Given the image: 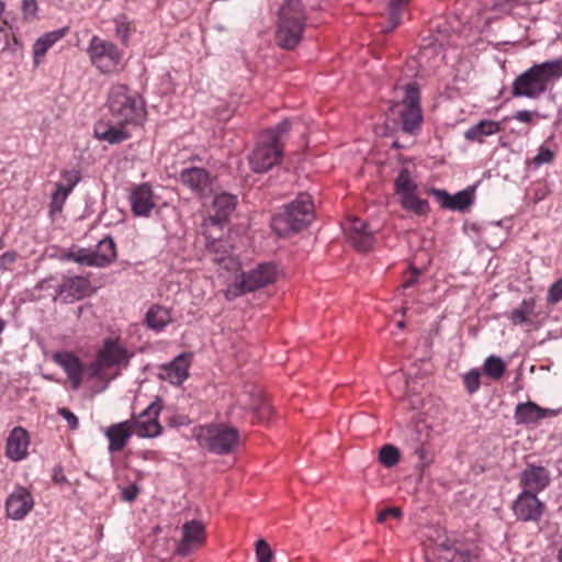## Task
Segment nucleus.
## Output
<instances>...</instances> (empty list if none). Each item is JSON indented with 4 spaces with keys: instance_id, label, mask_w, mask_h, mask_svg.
Here are the masks:
<instances>
[{
    "instance_id": "obj_1",
    "label": "nucleus",
    "mask_w": 562,
    "mask_h": 562,
    "mask_svg": "<svg viewBox=\"0 0 562 562\" xmlns=\"http://www.w3.org/2000/svg\"><path fill=\"white\" fill-rule=\"evenodd\" d=\"M562 77V59L555 58L535 64L520 74L512 85V94L515 98L538 99L548 87Z\"/></svg>"
},
{
    "instance_id": "obj_2",
    "label": "nucleus",
    "mask_w": 562,
    "mask_h": 562,
    "mask_svg": "<svg viewBox=\"0 0 562 562\" xmlns=\"http://www.w3.org/2000/svg\"><path fill=\"white\" fill-rule=\"evenodd\" d=\"M306 19L301 0H286L278 11L277 44L289 50L295 48L302 40Z\"/></svg>"
},
{
    "instance_id": "obj_3",
    "label": "nucleus",
    "mask_w": 562,
    "mask_h": 562,
    "mask_svg": "<svg viewBox=\"0 0 562 562\" xmlns=\"http://www.w3.org/2000/svg\"><path fill=\"white\" fill-rule=\"evenodd\" d=\"M313 218V202L310 194L300 193L297 198L274 214L271 226L279 236L297 233L306 227Z\"/></svg>"
},
{
    "instance_id": "obj_4",
    "label": "nucleus",
    "mask_w": 562,
    "mask_h": 562,
    "mask_svg": "<svg viewBox=\"0 0 562 562\" xmlns=\"http://www.w3.org/2000/svg\"><path fill=\"white\" fill-rule=\"evenodd\" d=\"M108 103L110 112L119 125H136L145 117L144 100L137 94H131L125 85H117L111 89Z\"/></svg>"
},
{
    "instance_id": "obj_5",
    "label": "nucleus",
    "mask_w": 562,
    "mask_h": 562,
    "mask_svg": "<svg viewBox=\"0 0 562 562\" xmlns=\"http://www.w3.org/2000/svg\"><path fill=\"white\" fill-rule=\"evenodd\" d=\"M277 277L278 269L274 263H260L256 268L237 276L235 281L228 286L226 297L231 300L238 295L265 288L273 283Z\"/></svg>"
},
{
    "instance_id": "obj_6",
    "label": "nucleus",
    "mask_w": 562,
    "mask_h": 562,
    "mask_svg": "<svg viewBox=\"0 0 562 562\" xmlns=\"http://www.w3.org/2000/svg\"><path fill=\"white\" fill-rule=\"evenodd\" d=\"M201 446L216 454H225L233 450L238 441V430L233 427L211 425L198 435Z\"/></svg>"
},
{
    "instance_id": "obj_7",
    "label": "nucleus",
    "mask_w": 562,
    "mask_h": 562,
    "mask_svg": "<svg viewBox=\"0 0 562 562\" xmlns=\"http://www.w3.org/2000/svg\"><path fill=\"white\" fill-rule=\"evenodd\" d=\"M161 411L160 398L156 400L144 409L137 418H132L131 426L135 435L140 438H155L161 434L162 427L158 422Z\"/></svg>"
},
{
    "instance_id": "obj_8",
    "label": "nucleus",
    "mask_w": 562,
    "mask_h": 562,
    "mask_svg": "<svg viewBox=\"0 0 562 562\" xmlns=\"http://www.w3.org/2000/svg\"><path fill=\"white\" fill-rule=\"evenodd\" d=\"M88 53L93 65L103 72L115 67L121 58L114 44L103 41L98 36L91 38Z\"/></svg>"
},
{
    "instance_id": "obj_9",
    "label": "nucleus",
    "mask_w": 562,
    "mask_h": 562,
    "mask_svg": "<svg viewBox=\"0 0 562 562\" xmlns=\"http://www.w3.org/2000/svg\"><path fill=\"white\" fill-rule=\"evenodd\" d=\"M282 146H276L265 137L249 156L251 169L257 173L270 170L282 157Z\"/></svg>"
},
{
    "instance_id": "obj_10",
    "label": "nucleus",
    "mask_w": 562,
    "mask_h": 562,
    "mask_svg": "<svg viewBox=\"0 0 562 562\" xmlns=\"http://www.w3.org/2000/svg\"><path fill=\"white\" fill-rule=\"evenodd\" d=\"M205 541V527L200 520H190L182 526V539L178 542L176 553L188 557Z\"/></svg>"
},
{
    "instance_id": "obj_11",
    "label": "nucleus",
    "mask_w": 562,
    "mask_h": 562,
    "mask_svg": "<svg viewBox=\"0 0 562 562\" xmlns=\"http://www.w3.org/2000/svg\"><path fill=\"white\" fill-rule=\"evenodd\" d=\"M543 503L531 491H524L515 501L513 509L522 521H538L543 513Z\"/></svg>"
},
{
    "instance_id": "obj_12",
    "label": "nucleus",
    "mask_w": 562,
    "mask_h": 562,
    "mask_svg": "<svg viewBox=\"0 0 562 562\" xmlns=\"http://www.w3.org/2000/svg\"><path fill=\"white\" fill-rule=\"evenodd\" d=\"M474 192V187H468L454 195L441 189H431V194L437 198L441 207L459 212L465 211L473 204Z\"/></svg>"
},
{
    "instance_id": "obj_13",
    "label": "nucleus",
    "mask_w": 562,
    "mask_h": 562,
    "mask_svg": "<svg viewBox=\"0 0 562 562\" xmlns=\"http://www.w3.org/2000/svg\"><path fill=\"white\" fill-rule=\"evenodd\" d=\"M34 501L25 487H18L12 492L5 502V510L9 518L14 520L23 519L33 508Z\"/></svg>"
},
{
    "instance_id": "obj_14",
    "label": "nucleus",
    "mask_w": 562,
    "mask_h": 562,
    "mask_svg": "<svg viewBox=\"0 0 562 562\" xmlns=\"http://www.w3.org/2000/svg\"><path fill=\"white\" fill-rule=\"evenodd\" d=\"M347 237L351 245L361 252L369 251L374 244V231L369 228V224L359 218H352L348 228Z\"/></svg>"
},
{
    "instance_id": "obj_15",
    "label": "nucleus",
    "mask_w": 562,
    "mask_h": 562,
    "mask_svg": "<svg viewBox=\"0 0 562 562\" xmlns=\"http://www.w3.org/2000/svg\"><path fill=\"white\" fill-rule=\"evenodd\" d=\"M131 210L135 216H149L155 207L154 193L149 184L136 186L130 194Z\"/></svg>"
},
{
    "instance_id": "obj_16",
    "label": "nucleus",
    "mask_w": 562,
    "mask_h": 562,
    "mask_svg": "<svg viewBox=\"0 0 562 562\" xmlns=\"http://www.w3.org/2000/svg\"><path fill=\"white\" fill-rule=\"evenodd\" d=\"M54 360L67 373L72 389H78L81 384L85 370L80 359L72 352H57L54 355Z\"/></svg>"
},
{
    "instance_id": "obj_17",
    "label": "nucleus",
    "mask_w": 562,
    "mask_h": 562,
    "mask_svg": "<svg viewBox=\"0 0 562 562\" xmlns=\"http://www.w3.org/2000/svg\"><path fill=\"white\" fill-rule=\"evenodd\" d=\"M100 361L104 363L106 368L127 366L130 361V355L127 350L119 342L108 339L104 342L103 348L98 352Z\"/></svg>"
},
{
    "instance_id": "obj_18",
    "label": "nucleus",
    "mask_w": 562,
    "mask_h": 562,
    "mask_svg": "<svg viewBox=\"0 0 562 562\" xmlns=\"http://www.w3.org/2000/svg\"><path fill=\"white\" fill-rule=\"evenodd\" d=\"M521 483L525 491L537 494L550 483V475L546 468L540 465H528L521 473Z\"/></svg>"
},
{
    "instance_id": "obj_19",
    "label": "nucleus",
    "mask_w": 562,
    "mask_h": 562,
    "mask_svg": "<svg viewBox=\"0 0 562 562\" xmlns=\"http://www.w3.org/2000/svg\"><path fill=\"white\" fill-rule=\"evenodd\" d=\"M133 434L131 420L111 425L105 431L109 439V451L112 453L122 451Z\"/></svg>"
},
{
    "instance_id": "obj_20",
    "label": "nucleus",
    "mask_w": 562,
    "mask_h": 562,
    "mask_svg": "<svg viewBox=\"0 0 562 562\" xmlns=\"http://www.w3.org/2000/svg\"><path fill=\"white\" fill-rule=\"evenodd\" d=\"M125 126L126 125H119L116 121L113 124L99 122L94 126V136L97 139L111 145L121 144L131 137Z\"/></svg>"
},
{
    "instance_id": "obj_21",
    "label": "nucleus",
    "mask_w": 562,
    "mask_h": 562,
    "mask_svg": "<svg viewBox=\"0 0 562 562\" xmlns=\"http://www.w3.org/2000/svg\"><path fill=\"white\" fill-rule=\"evenodd\" d=\"M191 355L181 353L168 364L162 366V378L172 384H181L188 378Z\"/></svg>"
},
{
    "instance_id": "obj_22",
    "label": "nucleus",
    "mask_w": 562,
    "mask_h": 562,
    "mask_svg": "<svg viewBox=\"0 0 562 562\" xmlns=\"http://www.w3.org/2000/svg\"><path fill=\"white\" fill-rule=\"evenodd\" d=\"M29 434L22 427H15L7 440V456L13 461H20L26 457Z\"/></svg>"
},
{
    "instance_id": "obj_23",
    "label": "nucleus",
    "mask_w": 562,
    "mask_h": 562,
    "mask_svg": "<svg viewBox=\"0 0 562 562\" xmlns=\"http://www.w3.org/2000/svg\"><path fill=\"white\" fill-rule=\"evenodd\" d=\"M89 289V281L83 277H72L66 279L58 286L57 296L67 300H79L86 295Z\"/></svg>"
},
{
    "instance_id": "obj_24",
    "label": "nucleus",
    "mask_w": 562,
    "mask_h": 562,
    "mask_svg": "<svg viewBox=\"0 0 562 562\" xmlns=\"http://www.w3.org/2000/svg\"><path fill=\"white\" fill-rule=\"evenodd\" d=\"M180 181L195 192H202L210 183V173L199 167L186 168L180 172Z\"/></svg>"
},
{
    "instance_id": "obj_25",
    "label": "nucleus",
    "mask_w": 562,
    "mask_h": 562,
    "mask_svg": "<svg viewBox=\"0 0 562 562\" xmlns=\"http://www.w3.org/2000/svg\"><path fill=\"white\" fill-rule=\"evenodd\" d=\"M236 207V196L222 193L215 196L213 201L214 214L211 216V221L215 224L224 223Z\"/></svg>"
},
{
    "instance_id": "obj_26",
    "label": "nucleus",
    "mask_w": 562,
    "mask_h": 562,
    "mask_svg": "<svg viewBox=\"0 0 562 562\" xmlns=\"http://www.w3.org/2000/svg\"><path fill=\"white\" fill-rule=\"evenodd\" d=\"M547 417L546 408L540 407L533 402L520 403L515 409V420L517 424H535Z\"/></svg>"
},
{
    "instance_id": "obj_27",
    "label": "nucleus",
    "mask_w": 562,
    "mask_h": 562,
    "mask_svg": "<svg viewBox=\"0 0 562 562\" xmlns=\"http://www.w3.org/2000/svg\"><path fill=\"white\" fill-rule=\"evenodd\" d=\"M432 554L436 555L438 562H476L477 560L476 555L452 549L445 542L437 544Z\"/></svg>"
},
{
    "instance_id": "obj_28",
    "label": "nucleus",
    "mask_w": 562,
    "mask_h": 562,
    "mask_svg": "<svg viewBox=\"0 0 562 562\" xmlns=\"http://www.w3.org/2000/svg\"><path fill=\"white\" fill-rule=\"evenodd\" d=\"M401 130L403 133L416 135L420 131L423 113L420 108H403L400 111Z\"/></svg>"
},
{
    "instance_id": "obj_29",
    "label": "nucleus",
    "mask_w": 562,
    "mask_h": 562,
    "mask_svg": "<svg viewBox=\"0 0 562 562\" xmlns=\"http://www.w3.org/2000/svg\"><path fill=\"white\" fill-rule=\"evenodd\" d=\"M67 31V27H61L59 30L46 33L34 43L33 55L35 65L40 64V58L45 56L49 47L57 41L61 40L66 35Z\"/></svg>"
},
{
    "instance_id": "obj_30",
    "label": "nucleus",
    "mask_w": 562,
    "mask_h": 562,
    "mask_svg": "<svg viewBox=\"0 0 562 562\" xmlns=\"http://www.w3.org/2000/svg\"><path fill=\"white\" fill-rule=\"evenodd\" d=\"M171 322L170 311L161 305H153L145 314L148 328L160 331Z\"/></svg>"
},
{
    "instance_id": "obj_31",
    "label": "nucleus",
    "mask_w": 562,
    "mask_h": 562,
    "mask_svg": "<svg viewBox=\"0 0 562 562\" xmlns=\"http://www.w3.org/2000/svg\"><path fill=\"white\" fill-rule=\"evenodd\" d=\"M499 130V123L495 121L484 120L471 126L464 133V137L469 140L482 143L485 136L493 135L497 133Z\"/></svg>"
},
{
    "instance_id": "obj_32",
    "label": "nucleus",
    "mask_w": 562,
    "mask_h": 562,
    "mask_svg": "<svg viewBox=\"0 0 562 562\" xmlns=\"http://www.w3.org/2000/svg\"><path fill=\"white\" fill-rule=\"evenodd\" d=\"M100 268L106 267L116 258L115 243L111 237H105L99 241L94 250Z\"/></svg>"
},
{
    "instance_id": "obj_33",
    "label": "nucleus",
    "mask_w": 562,
    "mask_h": 562,
    "mask_svg": "<svg viewBox=\"0 0 562 562\" xmlns=\"http://www.w3.org/2000/svg\"><path fill=\"white\" fill-rule=\"evenodd\" d=\"M417 183L411 178L409 170L402 168L394 181L395 194L401 198L408 195L417 191Z\"/></svg>"
},
{
    "instance_id": "obj_34",
    "label": "nucleus",
    "mask_w": 562,
    "mask_h": 562,
    "mask_svg": "<svg viewBox=\"0 0 562 562\" xmlns=\"http://www.w3.org/2000/svg\"><path fill=\"white\" fill-rule=\"evenodd\" d=\"M63 177L69 182L68 186L65 187L60 183L56 184V191L52 195V206L57 210H59L63 206L68 194L72 191L74 187L79 180L78 177H75V179H72L71 172H64Z\"/></svg>"
},
{
    "instance_id": "obj_35",
    "label": "nucleus",
    "mask_w": 562,
    "mask_h": 562,
    "mask_svg": "<svg viewBox=\"0 0 562 562\" xmlns=\"http://www.w3.org/2000/svg\"><path fill=\"white\" fill-rule=\"evenodd\" d=\"M400 202L408 212H413L416 215H426L429 212V203L427 200L419 199L415 193L403 195Z\"/></svg>"
},
{
    "instance_id": "obj_36",
    "label": "nucleus",
    "mask_w": 562,
    "mask_h": 562,
    "mask_svg": "<svg viewBox=\"0 0 562 562\" xmlns=\"http://www.w3.org/2000/svg\"><path fill=\"white\" fill-rule=\"evenodd\" d=\"M409 0H390L389 2V25L383 27L384 33L392 32L401 22L403 9Z\"/></svg>"
},
{
    "instance_id": "obj_37",
    "label": "nucleus",
    "mask_w": 562,
    "mask_h": 562,
    "mask_svg": "<svg viewBox=\"0 0 562 562\" xmlns=\"http://www.w3.org/2000/svg\"><path fill=\"white\" fill-rule=\"evenodd\" d=\"M506 370V364L501 357L490 356L483 364V372L493 380H499Z\"/></svg>"
},
{
    "instance_id": "obj_38",
    "label": "nucleus",
    "mask_w": 562,
    "mask_h": 562,
    "mask_svg": "<svg viewBox=\"0 0 562 562\" xmlns=\"http://www.w3.org/2000/svg\"><path fill=\"white\" fill-rule=\"evenodd\" d=\"M250 408L259 422L268 420L272 412L270 404L260 393H257L252 396Z\"/></svg>"
},
{
    "instance_id": "obj_39",
    "label": "nucleus",
    "mask_w": 562,
    "mask_h": 562,
    "mask_svg": "<svg viewBox=\"0 0 562 562\" xmlns=\"http://www.w3.org/2000/svg\"><path fill=\"white\" fill-rule=\"evenodd\" d=\"M400 450L390 443L382 446L379 450L378 459L385 468H393L400 461Z\"/></svg>"
},
{
    "instance_id": "obj_40",
    "label": "nucleus",
    "mask_w": 562,
    "mask_h": 562,
    "mask_svg": "<svg viewBox=\"0 0 562 562\" xmlns=\"http://www.w3.org/2000/svg\"><path fill=\"white\" fill-rule=\"evenodd\" d=\"M291 126V122L284 119L276 127L267 130L263 137L276 146H281L282 137L290 132Z\"/></svg>"
},
{
    "instance_id": "obj_41",
    "label": "nucleus",
    "mask_w": 562,
    "mask_h": 562,
    "mask_svg": "<svg viewBox=\"0 0 562 562\" xmlns=\"http://www.w3.org/2000/svg\"><path fill=\"white\" fill-rule=\"evenodd\" d=\"M68 259H71L80 265H86L90 267H99L100 262L97 259V256L94 254V250H88V249H79L76 252H69L66 255Z\"/></svg>"
},
{
    "instance_id": "obj_42",
    "label": "nucleus",
    "mask_w": 562,
    "mask_h": 562,
    "mask_svg": "<svg viewBox=\"0 0 562 562\" xmlns=\"http://www.w3.org/2000/svg\"><path fill=\"white\" fill-rule=\"evenodd\" d=\"M403 108H420V91L417 82H411L406 86Z\"/></svg>"
},
{
    "instance_id": "obj_43",
    "label": "nucleus",
    "mask_w": 562,
    "mask_h": 562,
    "mask_svg": "<svg viewBox=\"0 0 562 562\" xmlns=\"http://www.w3.org/2000/svg\"><path fill=\"white\" fill-rule=\"evenodd\" d=\"M414 456L416 457L415 468L423 472L434 461L432 452L424 445L415 448Z\"/></svg>"
},
{
    "instance_id": "obj_44",
    "label": "nucleus",
    "mask_w": 562,
    "mask_h": 562,
    "mask_svg": "<svg viewBox=\"0 0 562 562\" xmlns=\"http://www.w3.org/2000/svg\"><path fill=\"white\" fill-rule=\"evenodd\" d=\"M531 310H532V305L528 302V301H522V303L520 304L519 307L513 310L509 314V318L510 321L516 324V325H520V324H524L527 322L528 319V314L531 313Z\"/></svg>"
},
{
    "instance_id": "obj_45",
    "label": "nucleus",
    "mask_w": 562,
    "mask_h": 562,
    "mask_svg": "<svg viewBox=\"0 0 562 562\" xmlns=\"http://www.w3.org/2000/svg\"><path fill=\"white\" fill-rule=\"evenodd\" d=\"M255 551L258 562L272 561L273 552L266 540L259 539L255 544Z\"/></svg>"
},
{
    "instance_id": "obj_46",
    "label": "nucleus",
    "mask_w": 562,
    "mask_h": 562,
    "mask_svg": "<svg viewBox=\"0 0 562 562\" xmlns=\"http://www.w3.org/2000/svg\"><path fill=\"white\" fill-rule=\"evenodd\" d=\"M480 376L481 374L477 369H472L464 374L463 382L470 394L475 393L480 389Z\"/></svg>"
},
{
    "instance_id": "obj_47",
    "label": "nucleus",
    "mask_w": 562,
    "mask_h": 562,
    "mask_svg": "<svg viewBox=\"0 0 562 562\" xmlns=\"http://www.w3.org/2000/svg\"><path fill=\"white\" fill-rule=\"evenodd\" d=\"M402 516H403V512L400 507H396V506L387 507L378 513L376 520H378V522L383 524L386 521V519L389 517H392L395 519H401Z\"/></svg>"
},
{
    "instance_id": "obj_48",
    "label": "nucleus",
    "mask_w": 562,
    "mask_h": 562,
    "mask_svg": "<svg viewBox=\"0 0 562 562\" xmlns=\"http://www.w3.org/2000/svg\"><path fill=\"white\" fill-rule=\"evenodd\" d=\"M562 300V278L555 281L548 291L547 301L555 304Z\"/></svg>"
},
{
    "instance_id": "obj_49",
    "label": "nucleus",
    "mask_w": 562,
    "mask_h": 562,
    "mask_svg": "<svg viewBox=\"0 0 562 562\" xmlns=\"http://www.w3.org/2000/svg\"><path fill=\"white\" fill-rule=\"evenodd\" d=\"M422 274V271L415 267H412L408 271L404 273V282L402 284L403 289H408L418 282V279Z\"/></svg>"
},
{
    "instance_id": "obj_50",
    "label": "nucleus",
    "mask_w": 562,
    "mask_h": 562,
    "mask_svg": "<svg viewBox=\"0 0 562 562\" xmlns=\"http://www.w3.org/2000/svg\"><path fill=\"white\" fill-rule=\"evenodd\" d=\"M106 367L103 362L100 361V357L97 356L95 361L89 364L88 368H86L87 374L89 379H97L101 376V372Z\"/></svg>"
},
{
    "instance_id": "obj_51",
    "label": "nucleus",
    "mask_w": 562,
    "mask_h": 562,
    "mask_svg": "<svg viewBox=\"0 0 562 562\" xmlns=\"http://www.w3.org/2000/svg\"><path fill=\"white\" fill-rule=\"evenodd\" d=\"M116 23V35L121 38V41L126 44L130 34V23L124 19L115 20Z\"/></svg>"
},
{
    "instance_id": "obj_52",
    "label": "nucleus",
    "mask_w": 562,
    "mask_h": 562,
    "mask_svg": "<svg viewBox=\"0 0 562 562\" xmlns=\"http://www.w3.org/2000/svg\"><path fill=\"white\" fill-rule=\"evenodd\" d=\"M554 154L549 148L541 147L539 149V153L533 158V162L537 166H540L542 164H548L553 160Z\"/></svg>"
},
{
    "instance_id": "obj_53",
    "label": "nucleus",
    "mask_w": 562,
    "mask_h": 562,
    "mask_svg": "<svg viewBox=\"0 0 562 562\" xmlns=\"http://www.w3.org/2000/svg\"><path fill=\"white\" fill-rule=\"evenodd\" d=\"M58 415H60L61 417H64L67 420L68 426L71 430H75L78 428V426H79L78 417L72 412H70L68 408H65V407L58 408Z\"/></svg>"
},
{
    "instance_id": "obj_54",
    "label": "nucleus",
    "mask_w": 562,
    "mask_h": 562,
    "mask_svg": "<svg viewBox=\"0 0 562 562\" xmlns=\"http://www.w3.org/2000/svg\"><path fill=\"white\" fill-rule=\"evenodd\" d=\"M37 2L36 0H23L22 1V12L25 19L34 18L37 12Z\"/></svg>"
},
{
    "instance_id": "obj_55",
    "label": "nucleus",
    "mask_w": 562,
    "mask_h": 562,
    "mask_svg": "<svg viewBox=\"0 0 562 562\" xmlns=\"http://www.w3.org/2000/svg\"><path fill=\"white\" fill-rule=\"evenodd\" d=\"M18 258L14 250L7 251L0 256V270H7Z\"/></svg>"
},
{
    "instance_id": "obj_56",
    "label": "nucleus",
    "mask_w": 562,
    "mask_h": 562,
    "mask_svg": "<svg viewBox=\"0 0 562 562\" xmlns=\"http://www.w3.org/2000/svg\"><path fill=\"white\" fill-rule=\"evenodd\" d=\"M138 493H139V488L133 484L123 490L122 498L126 502H133L136 499Z\"/></svg>"
},
{
    "instance_id": "obj_57",
    "label": "nucleus",
    "mask_w": 562,
    "mask_h": 562,
    "mask_svg": "<svg viewBox=\"0 0 562 562\" xmlns=\"http://www.w3.org/2000/svg\"><path fill=\"white\" fill-rule=\"evenodd\" d=\"M533 113L528 110L517 111L514 119L522 123H531Z\"/></svg>"
},
{
    "instance_id": "obj_58",
    "label": "nucleus",
    "mask_w": 562,
    "mask_h": 562,
    "mask_svg": "<svg viewBox=\"0 0 562 562\" xmlns=\"http://www.w3.org/2000/svg\"><path fill=\"white\" fill-rule=\"evenodd\" d=\"M53 481L56 484H63V483L67 482V479H66V476L64 474V471H63L61 467H56L54 469Z\"/></svg>"
},
{
    "instance_id": "obj_59",
    "label": "nucleus",
    "mask_w": 562,
    "mask_h": 562,
    "mask_svg": "<svg viewBox=\"0 0 562 562\" xmlns=\"http://www.w3.org/2000/svg\"><path fill=\"white\" fill-rule=\"evenodd\" d=\"M392 147L395 148V149H400L403 146L398 143V140H394L393 144H392Z\"/></svg>"
},
{
    "instance_id": "obj_60",
    "label": "nucleus",
    "mask_w": 562,
    "mask_h": 562,
    "mask_svg": "<svg viewBox=\"0 0 562 562\" xmlns=\"http://www.w3.org/2000/svg\"><path fill=\"white\" fill-rule=\"evenodd\" d=\"M396 326L400 328V329H403L405 327V322L404 321H400L397 322Z\"/></svg>"
},
{
    "instance_id": "obj_61",
    "label": "nucleus",
    "mask_w": 562,
    "mask_h": 562,
    "mask_svg": "<svg viewBox=\"0 0 562 562\" xmlns=\"http://www.w3.org/2000/svg\"><path fill=\"white\" fill-rule=\"evenodd\" d=\"M546 411H547V416H549V415H550V416H554V415H557V414H558V412H557V411H550V409H546Z\"/></svg>"
},
{
    "instance_id": "obj_62",
    "label": "nucleus",
    "mask_w": 562,
    "mask_h": 562,
    "mask_svg": "<svg viewBox=\"0 0 562 562\" xmlns=\"http://www.w3.org/2000/svg\"><path fill=\"white\" fill-rule=\"evenodd\" d=\"M4 326H5V323L2 318H0V334L2 333V330L4 329Z\"/></svg>"
},
{
    "instance_id": "obj_63",
    "label": "nucleus",
    "mask_w": 562,
    "mask_h": 562,
    "mask_svg": "<svg viewBox=\"0 0 562 562\" xmlns=\"http://www.w3.org/2000/svg\"><path fill=\"white\" fill-rule=\"evenodd\" d=\"M558 560L559 562H562V548L559 550Z\"/></svg>"
},
{
    "instance_id": "obj_64",
    "label": "nucleus",
    "mask_w": 562,
    "mask_h": 562,
    "mask_svg": "<svg viewBox=\"0 0 562 562\" xmlns=\"http://www.w3.org/2000/svg\"><path fill=\"white\" fill-rule=\"evenodd\" d=\"M4 247V241L2 238H0V249H2Z\"/></svg>"
}]
</instances>
